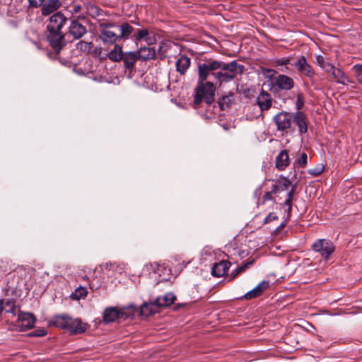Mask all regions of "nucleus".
Listing matches in <instances>:
<instances>
[{
	"instance_id": "nucleus-8",
	"label": "nucleus",
	"mask_w": 362,
	"mask_h": 362,
	"mask_svg": "<svg viewBox=\"0 0 362 362\" xmlns=\"http://www.w3.org/2000/svg\"><path fill=\"white\" fill-rule=\"evenodd\" d=\"M67 21L68 18L62 11H57L49 17L47 29L48 31L61 30Z\"/></svg>"
},
{
	"instance_id": "nucleus-27",
	"label": "nucleus",
	"mask_w": 362,
	"mask_h": 362,
	"mask_svg": "<svg viewBox=\"0 0 362 362\" xmlns=\"http://www.w3.org/2000/svg\"><path fill=\"white\" fill-rule=\"evenodd\" d=\"M291 59L290 57L276 59L273 61L272 64L279 71L286 72L289 69L287 65L291 64Z\"/></svg>"
},
{
	"instance_id": "nucleus-16",
	"label": "nucleus",
	"mask_w": 362,
	"mask_h": 362,
	"mask_svg": "<svg viewBox=\"0 0 362 362\" xmlns=\"http://www.w3.org/2000/svg\"><path fill=\"white\" fill-rule=\"evenodd\" d=\"M293 122L298 127L300 134H305L308 131V118L306 115L301 111H297L293 114Z\"/></svg>"
},
{
	"instance_id": "nucleus-12",
	"label": "nucleus",
	"mask_w": 362,
	"mask_h": 362,
	"mask_svg": "<svg viewBox=\"0 0 362 362\" xmlns=\"http://www.w3.org/2000/svg\"><path fill=\"white\" fill-rule=\"evenodd\" d=\"M35 322V316L30 313H18V326L21 327L22 330L30 329Z\"/></svg>"
},
{
	"instance_id": "nucleus-11",
	"label": "nucleus",
	"mask_w": 362,
	"mask_h": 362,
	"mask_svg": "<svg viewBox=\"0 0 362 362\" xmlns=\"http://www.w3.org/2000/svg\"><path fill=\"white\" fill-rule=\"evenodd\" d=\"M126 309L117 310L115 308H107L103 314V319L105 322H112L117 319L126 318Z\"/></svg>"
},
{
	"instance_id": "nucleus-18",
	"label": "nucleus",
	"mask_w": 362,
	"mask_h": 362,
	"mask_svg": "<svg viewBox=\"0 0 362 362\" xmlns=\"http://www.w3.org/2000/svg\"><path fill=\"white\" fill-rule=\"evenodd\" d=\"M269 286V282L267 281H262L257 286H255L251 291L247 292L244 297L245 298L250 300L259 296L264 291H265Z\"/></svg>"
},
{
	"instance_id": "nucleus-22",
	"label": "nucleus",
	"mask_w": 362,
	"mask_h": 362,
	"mask_svg": "<svg viewBox=\"0 0 362 362\" xmlns=\"http://www.w3.org/2000/svg\"><path fill=\"white\" fill-rule=\"evenodd\" d=\"M124 66L127 69H132L134 66L135 62L140 59L138 52H130L124 54L122 58Z\"/></svg>"
},
{
	"instance_id": "nucleus-37",
	"label": "nucleus",
	"mask_w": 362,
	"mask_h": 362,
	"mask_svg": "<svg viewBox=\"0 0 362 362\" xmlns=\"http://www.w3.org/2000/svg\"><path fill=\"white\" fill-rule=\"evenodd\" d=\"M252 263H253L252 261L250 262H244L241 266L238 267L236 268V269L231 273L232 277L233 278L235 276H237L238 274H240V272L245 271Z\"/></svg>"
},
{
	"instance_id": "nucleus-9",
	"label": "nucleus",
	"mask_w": 362,
	"mask_h": 362,
	"mask_svg": "<svg viewBox=\"0 0 362 362\" xmlns=\"http://www.w3.org/2000/svg\"><path fill=\"white\" fill-rule=\"evenodd\" d=\"M86 33V27L79 21L78 18H77L73 19L70 21V24L68 27V31L66 35H70L74 40H78Z\"/></svg>"
},
{
	"instance_id": "nucleus-40",
	"label": "nucleus",
	"mask_w": 362,
	"mask_h": 362,
	"mask_svg": "<svg viewBox=\"0 0 362 362\" xmlns=\"http://www.w3.org/2000/svg\"><path fill=\"white\" fill-rule=\"evenodd\" d=\"M77 47L84 52H88L90 49V43L83 42V41H80L77 44Z\"/></svg>"
},
{
	"instance_id": "nucleus-13",
	"label": "nucleus",
	"mask_w": 362,
	"mask_h": 362,
	"mask_svg": "<svg viewBox=\"0 0 362 362\" xmlns=\"http://www.w3.org/2000/svg\"><path fill=\"white\" fill-rule=\"evenodd\" d=\"M272 95L264 90L257 97V104L262 112L269 110L272 105Z\"/></svg>"
},
{
	"instance_id": "nucleus-1",
	"label": "nucleus",
	"mask_w": 362,
	"mask_h": 362,
	"mask_svg": "<svg viewBox=\"0 0 362 362\" xmlns=\"http://www.w3.org/2000/svg\"><path fill=\"white\" fill-rule=\"evenodd\" d=\"M244 69V66L236 61L225 63L210 59L199 63L197 66L198 80L194 100V108H197L202 101L211 104L214 100L216 87L211 78L215 79L216 83L221 86L223 83L230 82L241 74Z\"/></svg>"
},
{
	"instance_id": "nucleus-26",
	"label": "nucleus",
	"mask_w": 362,
	"mask_h": 362,
	"mask_svg": "<svg viewBox=\"0 0 362 362\" xmlns=\"http://www.w3.org/2000/svg\"><path fill=\"white\" fill-rule=\"evenodd\" d=\"M69 318L66 315H57L50 320V324L62 329H66Z\"/></svg>"
},
{
	"instance_id": "nucleus-42",
	"label": "nucleus",
	"mask_w": 362,
	"mask_h": 362,
	"mask_svg": "<svg viewBox=\"0 0 362 362\" xmlns=\"http://www.w3.org/2000/svg\"><path fill=\"white\" fill-rule=\"evenodd\" d=\"M47 331L45 329H38L33 331L29 334L31 337H44L47 334Z\"/></svg>"
},
{
	"instance_id": "nucleus-21",
	"label": "nucleus",
	"mask_w": 362,
	"mask_h": 362,
	"mask_svg": "<svg viewBox=\"0 0 362 362\" xmlns=\"http://www.w3.org/2000/svg\"><path fill=\"white\" fill-rule=\"evenodd\" d=\"M290 163V159L286 150L281 151L276 158V166L279 170H284Z\"/></svg>"
},
{
	"instance_id": "nucleus-46",
	"label": "nucleus",
	"mask_w": 362,
	"mask_h": 362,
	"mask_svg": "<svg viewBox=\"0 0 362 362\" xmlns=\"http://www.w3.org/2000/svg\"><path fill=\"white\" fill-rule=\"evenodd\" d=\"M3 309V302L0 300V314L1 313Z\"/></svg>"
},
{
	"instance_id": "nucleus-5",
	"label": "nucleus",
	"mask_w": 362,
	"mask_h": 362,
	"mask_svg": "<svg viewBox=\"0 0 362 362\" xmlns=\"http://www.w3.org/2000/svg\"><path fill=\"white\" fill-rule=\"evenodd\" d=\"M293 79L285 74H279L274 78V82L269 84V90L276 92L278 90H290L294 87Z\"/></svg>"
},
{
	"instance_id": "nucleus-43",
	"label": "nucleus",
	"mask_w": 362,
	"mask_h": 362,
	"mask_svg": "<svg viewBox=\"0 0 362 362\" xmlns=\"http://www.w3.org/2000/svg\"><path fill=\"white\" fill-rule=\"evenodd\" d=\"M28 1L31 7L37 8L41 6L45 0H28Z\"/></svg>"
},
{
	"instance_id": "nucleus-24",
	"label": "nucleus",
	"mask_w": 362,
	"mask_h": 362,
	"mask_svg": "<svg viewBox=\"0 0 362 362\" xmlns=\"http://www.w3.org/2000/svg\"><path fill=\"white\" fill-rule=\"evenodd\" d=\"M158 309L155 300H151L148 303H144L141 306L140 313L142 315L148 316L156 313Z\"/></svg>"
},
{
	"instance_id": "nucleus-3",
	"label": "nucleus",
	"mask_w": 362,
	"mask_h": 362,
	"mask_svg": "<svg viewBox=\"0 0 362 362\" xmlns=\"http://www.w3.org/2000/svg\"><path fill=\"white\" fill-rule=\"evenodd\" d=\"M117 25L112 23H103L99 25L100 39L104 43L115 44L119 40L117 30Z\"/></svg>"
},
{
	"instance_id": "nucleus-34",
	"label": "nucleus",
	"mask_w": 362,
	"mask_h": 362,
	"mask_svg": "<svg viewBox=\"0 0 362 362\" xmlns=\"http://www.w3.org/2000/svg\"><path fill=\"white\" fill-rule=\"evenodd\" d=\"M262 72L264 77L268 79V81L274 82L275 75L276 74V71L273 69L269 68H262Z\"/></svg>"
},
{
	"instance_id": "nucleus-17",
	"label": "nucleus",
	"mask_w": 362,
	"mask_h": 362,
	"mask_svg": "<svg viewBox=\"0 0 362 362\" xmlns=\"http://www.w3.org/2000/svg\"><path fill=\"white\" fill-rule=\"evenodd\" d=\"M69 321L66 329L73 334H81L87 329V324L83 323L80 319H72L70 317Z\"/></svg>"
},
{
	"instance_id": "nucleus-30",
	"label": "nucleus",
	"mask_w": 362,
	"mask_h": 362,
	"mask_svg": "<svg viewBox=\"0 0 362 362\" xmlns=\"http://www.w3.org/2000/svg\"><path fill=\"white\" fill-rule=\"evenodd\" d=\"M85 7L86 9V13L93 18L99 16L102 11V10L99 7H98L97 6L90 2L86 3Z\"/></svg>"
},
{
	"instance_id": "nucleus-19",
	"label": "nucleus",
	"mask_w": 362,
	"mask_h": 362,
	"mask_svg": "<svg viewBox=\"0 0 362 362\" xmlns=\"http://www.w3.org/2000/svg\"><path fill=\"white\" fill-rule=\"evenodd\" d=\"M230 266V263L226 260L217 262L213 266L211 274L214 276H223L227 273Z\"/></svg>"
},
{
	"instance_id": "nucleus-31",
	"label": "nucleus",
	"mask_w": 362,
	"mask_h": 362,
	"mask_svg": "<svg viewBox=\"0 0 362 362\" xmlns=\"http://www.w3.org/2000/svg\"><path fill=\"white\" fill-rule=\"evenodd\" d=\"M286 187V185H284V187H279L276 185H274L272 187V189L269 192H267L265 193V194L263 197L262 204H265L266 202L273 200L274 194H276L280 190H284V189Z\"/></svg>"
},
{
	"instance_id": "nucleus-36",
	"label": "nucleus",
	"mask_w": 362,
	"mask_h": 362,
	"mask_svg": "<svg viewBox=\"0 0 362 362\" xmlns=\"http://www.w3.org/2000/svg\"><path fill=\"white\" fill-rule=\"evenodd\" d=\"M351 71L358 83L362 84V64H355L352 67Z\"/></svg>"
},
{
	"instance_id": "nucleus-15",
	"label": "nucleus",
	"mask_w": 362,
	"mask_h": 362,
	"mask_svg": "<svg viewBox=\"0 0 362 362\" xmlns=\"http://www.w3.org/2000/svg\"><path fill=\"white\" fill-rule=\"evenodd\" d=\"M134 38L136 41L144 40L148 45L156 42V37L153 32H150L147 29H139L134 34Z\"/></svg>"
},
{
	"instance_id": "nucleus-45",
	"label": "nucleus",
	"mask_w": 362,
	"mask_h": 362,
	"mask_svg": "<svg viewBox=\"0 0 362 362\" xmlns=\"http://www.w3.org/2000/svg\"><path fill=\"white\" fill-rule=\"evenodd\" d=\"M81 9V5H74V7H73V11H72V13H77L78 12H79Z\"/></svg>"
},
{
	"instance_id": "nucleus-47",
	"label": "nucleus",
	"mask_w": 362,
	"mask_h": 362,
	"mask_svg": "<svg viewBox=\"0 0 362 362\" xmlns=\"http://www.w3.org/2000/svg\"><path fill=\"white\" fill-rule=\"evenodd\" d=\"M226 99H228V97L223 98V100H226Z\"/></svg>"
},
{
	"instance_id": "nucleus-2",
	"label": "nucleus",
	"mask_w": 362,
	"mask_h": 362,
	"mask_svg": "<svg viewBox=\"0 0 362 362\" xmlns=\"http://www.w3.org/2000/svg\"><path fill=\"white\" fill-rule=\"evenodd\" d=\"M315 64L325 72L329 74L337 83L345 85L350 82L349 77L340 69L336 68L329 62L326 57L320 54L317 55Z\"/></svg>"
},
{
	"instance_id": "nucleus-39",
	"label": "nucleus",
	"mask_w": 362,
	"mask_h": 362,
	"mask_svg": "<svg viewBox=\"0 0 362 362\" xmlns=\"http://www.w3.org/2000/svg\"><path fill=\"white\" fill-rule=\"evenodd\" d=\"M293 192H294V187H293L291 189V190L288 192L287 198H286V199L285 201V204L286 206H288V211H291V204H292V199H293Z\"/></svg>"
},
{
	"instance_id": "nucleus-38",
	"label": "nucleus",
	"mask_w": 362,
	"mask_h": 362,
	"mask_svg": "<svg viewBox=\"0 0 362 362\" xmlns=\"http://www.w3.org/2000/svg\"><path fill=\"white\" fill-rule=\"evenodd\" d=\"M304 105V96L303 94L300 93L297 95L296 108L298 111H300Z\"/></svg>"
},
{
	"instance_id": "nucleus-44",
	"label": "nucleus",
	"mask_w": 362,
	"mask_h": 362,
	"mask_svg": "<svg viewBox=\"0 0 362 362\" xmlns=\"http://www.w3.org/2000/svg\"><path fill=\"white\" fill-rule=\"evenodd\" d=\"M277 218V216L273 214V213H269L265 218L264 219V223H269L271 221H272L273 220H275Z\"/></svg>"
},
{
	"instance_id": "nucleus-32",
	"label": "nucleus",
	"mask_w": 362,
	"mask_h": 362,
	"mask_svg": "<svg viewBox=\"0 0 362 362\" xmlns=\"http://www.w3.org/2000/svg\"><path fill=\"white\" fill-rule=\"evenodd\" d=\"M3 308L6 313H12L14 315L19 313V309L15 304V301L12 299L8 300L5 303H3Z\"/></svg>"
},
{
	"instance_id": "nucleus-28",
	"label": "nucleus",
	"mask_w": 362,
	"mask_h": 362,
	"mask_svg": "<svg viewBox=\"0 0 362 362\" xmlns=\"http://www.w3.org/2000/svg\"><path fill=\"white\" fill-rule=\"evenodd\" d=\"M119 39H127L132 33L134 28L128 23H124L120 26L117 25V29Z\"/></svg>"
},
{
	"instance_id": "nucleus-20",
	"label": "nucleus",
	"mask_w": 362,
	"mask_h": 362,
	"mask_svg": "<svg viewBox=\"0 0 362 362\" xmlns=\"http://www.w3.org/2000/svg\"><path fill=\"white\" fill-rule=\"evenodd\" d=\"M176 299V296L173 293H168L163 296H160L155 299V303L158 308L161 307H167L173 304Z\"/></svg>"
},
{
	"instance_id": "nucleus-7",
	"label": "nucleus",
	"mask_w": 362,
	"mask_h": 362,
	"mask_svg": "<svg viewBox=\"0 0 362 362\" xmlns=\"http://www.w3.org/2000/svg\"><path fill=\"white\" fill-rule=\"evenodd\" d=\"M312 248L314 251L319 252L325 259H327L334 251L333 243L326 239H318L313 244Z\"/></svg>"
},
{
	"instance_id": "nucleus-23",
	"label": "nucleus",
	"mask_w": 362,
	"mask_h": 362,
	"mask_svg": "<svg viewBox=\"0 0 362 362\" xmlns=\"http://www.w3.org/2000/svg\"><path fill=\"white\" fill-rule=\"evenodd\" d=\"M191 64L190 58L187 56H181L176 62V70L180 74H184L189 69Z\"/></svg>"
},
{
	"instance_id": "nucleus-33",
	"label": "nucleus",
	"mask_w": 362,
	"mask_h": 362,
	"mask_svg": "<svg viewBox=\"0 0 362 362\" xmlns=\"http://www.w3.org/2000/svg\"><path fill=\"white\" fill-rule=\"evenodd\" d=\"M88 294L87 290L83 287L77 288L74 293H71V298L74 300H80L86 297Z\"/></svg>"
},
{
	"instance_id": "nucleus-14",
	"label": "nucleus",
	"mask_w": 362,
	"mask_h": 362,
	"mask_svg": "<svg viewBox=\"0 0 362 362\" xmlns=\"http://www.w3.org/2000/svg\"><path fill=\"white\" fill-rule=\"evenodd\" d=\"M61 6L62 2L60 0H47L41 5V13L44 16H47L57 12Z\"/></svg>"
},
{
	"instance_id": "nucleus-29",
	"label": "nucleus",
	"mask_w": 362,
	"mask_h": 362,
	"mask_svg": "<svg viewBox=\"0 0 362 362\" xmlns=\"http://www.w3.org/2000/svg\"><path fill=\"white\" fill-rule=\"evenodd\" d=\"M140 59L148 60L155 58L156 52L153 47H144L138 51Z\"/></svg>"
},
{
	"instance_id": "nucleus-4",
	"label": "nucleus",
	"mask_w": 362,
	"mask_h": 362,
	"mask_svg": "<svg viewBox=\"0 0 362 362\" xmlns=\"http://www.w3.org/2000/svg\"><path fill=\"white\" fill-rule=\"evenodd\" d=\"M273 121L278 131L288 132L294 129L293 116L289 112L281 111L279 112L273 117Z\"/></svg>"
},
{
	"instance_id": "nucleus-35",
	"label": "nucleus",
	"mask_w": 362,
	"mask_h": 362,
	"mask_svg": "<svg viewBox=\"0 0 362 362\" xmlns=\"http://www.w3.org/2000/svg\"><path fill=\"white\" fill-rule=\"evenodd\" d=\"M308 163V155L303 152L300 153L299 157L295 160L294 165L297 164L300 168H305Z\"/></svg>"
},
{
	"instance_id": "nucleus-25",
	"label": "nucleus",
	"mask_w": 362,
	"mask_h": 362,
	"mask_svg": "<svg viewBox=\"0 0 362 362\" xmlns=\"http://www.w3.org/2000/svg\"><path fill=\"white\" fill-rule=\"evenodd\" d=\"M106 57L112 62L121 61L124 57L122 47L115 44L113 49L108 52Z\"/></svg>"
},
{
	"instance_id": "nucleus-41",
	"label": "nucleus",
	"mask_w": 362,
	"mask_h": 362,
	"mask_svg": "<svg viewBox=\"0 0 362 362\" xmlns=\"http://www.w3.org/2000/svg\"><path fill=\"white\" fill-rule=\"evenodd\" d=\"M324 170V166L322 165H319L317 167L315 168L310 169L308 170L309 173L312 175L317 176L319 175Z\"/></svg>"
},
{
	"instance_id": "nucleus-6",
	"label": "nucleus",
	"mask_w": 362,
	"mask_h": 362,
	"mask_svg": "<svg viewBox=\"0 0 362 362\" xmlns=\"http://www.w3.org/2000/svg\"><path fill=\"white\" fill-rule=\"evenodd\" d=\"M293 65L300 75L308 77L311 81L313 80L315 76V71L304 56L298 57Z\"/></svg>"
},
{
	"instance_id": "nucleus-10",
	"label": "nucleus",
	"mask_w": 362,
	"mask_h": 362,
	"mask_svg": "<svg viewBox=\"0 0 362 362\" xmlns=\"http://www.w3.org/2000/svg\"><path fill=\"white\" fill-rule=\"evenodd\" d=\"M47 35L48 41L53 49L59 52L60 49L64 46V35L62 30L48 31Z\"/></svg>"
}]
</instances>
